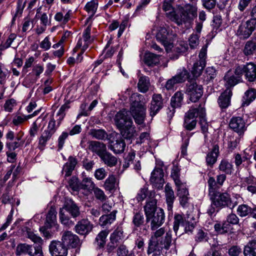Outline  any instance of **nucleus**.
<instances>
[{"mask_svg": "<svg viewBox=\"0 0 256 256\" xmlns=\"http://www.w3.org/2000/svg\"><path fill=\"white\" fill-rule=\"evenodd\" d=\"M164 193L166 202L168 210H172L174 202L175 200L174 192L169 184H167L164 188Z\"/></svg>", "mask_w": 256, "mask_h": 256, "instance_id": "obj_24", "label": "nucleus"}, {"mask_svg": "<svg viewBox=\"0 0 256 256\" xmlns=\"http://www.w3.org/2000/svg\"><path fill=\"white\" fill-rule=\"evenodd\" d=\"M90 134L92 138L100 140H104L106 139L108 137L106 132L102 129L92 130L90 132Z\"/></svg>", "mask_w": 256, "mask_h": 256, "instance_id": "obj_48", "label": "nucleus"}, {"mask_svg": "<svg viewBox=\"0 0 256 256\" xmlns=\"http://www.w3.org/2000/svg\"><path fill=\"white\" fill-rule=\"evenodd\" d=\"M24 144V141L6 142V146L10 151L14 150L16 148L22 146Z\"/></svg>", "mask_w": 256, "mask_h": 256, "instance_id": "obj_62", "label": "nucleus"}, {"mask_svg": "<svg viewBox=\"0 0 256 256\" xmlns=\"http://www.w3.org/2000/svg\"><path fill=\"white\" fill-rule=\"evenodd\" d=\"M206 48H202L199 54V60L194 64L191 72L194 77L199 76L206 66Z\"/></svg>", "mask_w": 256, "mask_h": 256, "instance_id": "obj_13", "label": "nucleus"}, {"mask_svg": "<svg viewBox=\"0 0 256 256\" xmlns=\"http://www.w3.org/2000/svg\"><path fill=\"white\" fill-rule=\"evenodd\" d=\"M244 256H256V240L249 241L244 250Z\"/></svg>", "mask_w": 256, "mask_h": 256, "instance_id": "obj_34", "label": "nucleus"}, {"mask_svg": "<svg viewBox=\"0 0 256 256\" xmlns=\"http://www.w3.org/2000/svg\"><path fill=\"white\" fill-rule=\"evenodd\" d=\"M107 175V172L103 168L96 169L94 174L95 178L99 180H104Z\"/></svg>", "mask_w": 256, "mask_h": 256, "instance_id": "obj_58", "label": "nucleus"}, {"mask_svg": "<svg viewBox=\"0 0 256 256\" xmlns=\"http://www.w3.org/2000/svg\"><path fill=\"white\" fill-rule=\"evenodd\" d=\"M146 110V106L140 102L135 101L132 104L130 112L136 124H140L144 122Z\"/></svg>", "mask_w": 256, "mask_h": 256, "instance_id": "obj_10", "label": "nucleus"}, {"mask_svg": "<svg viewBox=\"0 0 256 256\" xmlns=\"http://www.w3.org/2000/svg\"><path fill=\"white\" fill-rule=\"evenodd\" d=\"M205 114L204 108L200 106L198 108H191L186 114L184 126L188 130H192L196 124V118L198 116L202 131L206 132L208 128L207 124L204 118Z\"/></svg>", "mask_w": 256, "mask_h": 256, "instance_id": "obj_4", "label": "nucleus"}, {"mask_svg": "<svg viewBox=\"0 0 256 256\" xmlns=\"http://www.w3.org/2000/svg\"><path fill=\"white\" fill-rule=\"evenodd\" d=\"M156 38L164 46L167 52L172 48L171 36L166 28L162 27L160 28L156 35Z\"/></svg>", "mask_w": 256, "mask_h": 256, "instance_id": "obj_14", "label": "nucleus"}, {"mask_svg": "<svg viewBox=\"0 0 256 256\" xmlns=\"http://www.w3.org/2000/svg\"><path fill=\"white\" fill-rule=\"evenodd\" d=\"M148 194V188L146 186L142 188L138 193L136 198L138 202H141L144 200Z\"/></svg>", "mask_w": 256, "mask_h": 256, "instance_id": "obj_61", "label": "nucleus"}, {"mask_svg": "<svg viewBox=\"0 0 256 256\" xmlns=\"http://www.w3.org/2000/svg\"><path fill=\"white\" fill-rule=\"evenodd\" d=\"M188 78V71L184 69L176 75L168 80L166 84L167 90H172L175 84L184 82Z\"/></svg>", "mask_w": 256, "mask_h": 256, "instance_id": "obj_17", "label": "nucleus"}, {"mask_svg": "<svg viewBox=\"0 0 256 256\" xmlns=\"http://www.w3.org/2000/svg\"><path fill=\"white\" fill-rule=\"evenodd\" d=\"M62 208L66 210L71 216L77 218L80 215V207L72 200H67Z\"/></svg>", "mask_w": 256, "mask_h": 256, "instance_id": "obj_23", "label": "nucleus"}, {"mask_svg": "<svg viewBox=\"0 0 256 256\" xmlns=\"http://www.w3.org/2000/svg\"><path fill=\"white\" fill-rule=\"evenodd\" d=\"M256 20L254 19H249L246 21H242L236 30V35L241 40L249 38L255 30Z\"/></svg>", "mask_w": 256, "mask_h": 256, "instance_id": "obj_5", "label": "nucleus"}, {"mask_svg": "<svg viewBox=\"0 0 256 256\" xmlns=\"http://www.w3.org/2000/svg\"><path fill=\"white\" fill-rule=\"evenodd\" d=\"M114 120L116 126L125 138L130 139L134 136L136 131L128 111L125 110L119 111Z\"/></svg>", "mask_w": 256, "mask_h": 256, "instance_id": "obj_3", "label": "nucleus"}, {"mask_svg": "<svg viewBox=\"0 0 256 256\" xmlns=\"http://www.w3.org/2000/svg\"><path fill=\"white\" fill-rule=\"evenodd\" d=\"M101 161L109 167H113L118 163V158L106 150L100 158Z\"/></svg>", "mask_w": 256, "mask_h": 256, "instance_id": "obj_25", "label": "nucleus"}, {"mask_svg": "<svg viewBox=\"0 0 256 256\" xmlns=\"http://www.w3.org/2000/svg\"><path fill=\"white\" fill-rule=\"evenodd\" d=\"M92 229V224L88 220L83 219L79 221L75 226L76 232L80 234H86Z\"/></svg>", "mask_w": 256, "mask_h": 256, "instance_id": "obj_22", "label": "nucleus"}, {"mask_svg": "<svg viewBox=\"0 0 256 256\" xmlns=\"http://www.w3.org/2000/svg\"><path fill=\"white\" fill-rule=\"evenodd\" d=\"M218 168L220 170L226 174H230L232 170V166L228 160H222Z\"/></svg>", "mask_w": 256, "mask_h": 256, "instance_id": "obj_46", "label": "nucleus"}, {"mask_svg": "<svg viewBox=\"0 0 256 256\" xmlns=\"http://www.w3.org/2000/svg\"><path fill=\"white\" fill-rule=\"evenodd\" d=\"M70 106L68 104H64L62 105L58 111V112L56 117L57 118L56 122L58 124V126H59L64 118L66 116V111L68 110Z\"/></svg>", "mask_w": 256, "mask_h": 256, "instance_id": "obj_45", "label": "nucleus"}, {"mask_svg": "<svg viewBox=\"0 0 256 256\" xmlns=\"http://www.w3.org/2000/svg\"><path fill=\"white\" fill-rule=\"evenodd\" d=\"M123 238L122 231L120 229H116L110 234V240L118 244Z\"/></svg>", "mask_w": 256, "mask_h": 256, "instance_id": "obj_53", "label": "nucleus"}, {"mask_svg": "<svg viewBox=\"0 0 256 256\" xmlns=\"http://www.w3.org/2000/svg\"><path fill=\"white\" fill-rule=\"evenodd\" d=\"M118 184V182L116 176L113 174H110L106 180L104 187L106 190L112 191L116 188Z\"/></svg>", "mask_w": 256, "mask_h": 256, "instance_id": "obj_36", "label": "nucleus"}, {"mask_svg": "<svg viewBox=\"0 0 256 256\" xmlns=\"http://www.w3.org/2000/svg\"><path fill=\"white\" fill-rule=\"evenodd\" d=\"M54 134L44 130L40 136L38 140V148L42 150L46 144L47 142L48 141Z\"/></svg>", "mask_w": 256, "mask_h": 256, "instance_id": "obj_44", "label": "nucleus"}, {"mask_svg": "<svg viewBox=\"0 0 256 256\" xmlns=\"http://www.w3.org/2000/svg\"><path fill=\"white\" fill-rule=\"evenodd\" d=\"M171 176L174 180L175 184L182 182L180 178V170L176 166L174 167L172 169Z\"/></svg>", "mask_w": 256, "mask_h": 256, "instance_id": "obj_60", "label": "nucleus"}, {"mask_svg": "<svg viewBox=\"0 0 256 256\" xmlns=\"http://www.w3.org/2000/svg\"><path fill=\"white\" fill-rule=\"evenodd\" d=\"M185 218L184 219L182 216L180 214H176L174 218V230L176 234L177 233V232L178 230L179 226L180 225L184 226L185 224Z\"/></svg>", "mask_w": 256, "mask_h": 256, "instance_id": "obj_52", "label": "nucleus"}, {"mask_svg": "<svg viewBox=\"0 0 256 256\" xmlns=\"http://www.w3.org/2000/svg\"><path fill=\"white\" fill-rule=\"evenodd\" d=\"M108 232L106 230L100 232L96 238V242L100 248L104 246L106 243V239L108 235Z\"/></svg>", "mask_w": 256, "mask_h": 256, "instance_id": "obj_49", "label": "nucleus"}, {"mask_svg": "<svg viewBox=\"0 0 256 256\" xmlns=\"http://www.w3.org/2000/svg\"><path fill=\"white\" fill-rule=\"evenodd\" d=\"M183 94L180 92H176L171 98V106L172 108V110H170L172 114L174 112V108L180 106L183 99Z\"/></svg>", "mask_w": 256, "mask_h": 256, "instance_id": "obj_35", "label": "nucleus"}, {"mask_svg": "<svg viewBox=\"0 0 256 256\" xmlns=\"http://www.w3.org/2000/svg\"><path fill=\"white\" fill-rule=\"evenodd\" d=\"M150 86V82L148 77L144 76L140 78L138 86L140 92H146L148 90Z\"/></svg>", "mask_w": 256, "mask_h": 256, "instance_id": "obj_40", "label": "nucleus"}, {"mask_svg": "<svg viewBox=\"0 0 256 256\" xmlns=\"http://www.w3.org/2000/svg\"><path fill=\"white\" fill-rule=\"evenodd\" d=\"M23 232L24 234L32 242L38 244L42 243V238L36 234L32 230L26 226L23 228Z\"/></svg>", "mask_w": 256, "mask_h": 256, "instance_id": "obj_33", "label": "nucleus"}, {"mask_svg": "<svg viewBox=\"0 0 256 256\" xmlns=\"http://www.w3.org/2000/svg\"><path fill=\"white\" fill-rule=\"evenodd\" d=\"M172 0H165L163 3L162 9L166 12V16L170 20V14L174 12H176V8L174 9L172 6Z\"/></svg>", "mask_w": 256, "mask_h": 256, "instance_id": "obj_54", "label": "nucleus"}, {"mask_svg": "<svg viewBox=\"0 0 256 256\" xmlns=\"http://www.w3.org/2000/svg\"><path fill=\"white\" fill-rule=\"evenodd\" d=\"M256 98V90L250 88L246 90L244 94L242 100V106H248Z\"/></svg>", "mask_w": 256, "mask_h": 256, "instance_id": "obj_29", "label": "nucleus"}, {"mask_svg": "<svg viewBox=\"0 0 256 256\" xmlns=\"http://www.w3.org/2000/svg\"><path fill=\"white\" fill-rule=\"evenodd\" d=\"M219 154V146L214 145L212 150L208 152L206 156V162L208 165L212 166L216 162Z\"/></svg>", "mask_w": 256, "mask_h": 256, "instance_id": "obj_27", "label": "nucleus"}, {"mask_svg": "<svg viewBox=\"0 0 256 256\" xmlns=\"http://www.w3.org/2000/svg\"><path fill=\"white\" fill-rule=\"evenodd\" d=\"M44 121V117H38L36 120L34 122L30 128L29 133L30 136L34 137L38 132V128L41 126V123Z\"/></svg>", "mask_w": 256, "mask_h": 256, "instance_id": "obj_43", "label": "nucleus"}, {"mask_svg": "<svg viewBox=\"0 0 256 256\" xmlns=\"http://www.w3.org/2000/svg\"><path fill=\"white\" fill-rule=\"evenodd\" d=\"M62 208L60 209V222L66 226H70L72 224V221L68 216L65 214L63 212Z\"/></svg>", "mask_w": 256, "mask_h": 256, "instance_id": "obj_55", "label": "nucleus"}, {"mask_svg": "<svg viewBox=\"0 0 256 256\" xmlns=\"http://www.w3.org/2000/svg\"><path fill=\"white\" fill-rule=\"evenodd\" d=\"M80 187L82 189L91 191L96 187V185L91 178H84L80 183Z\"/></svg>", "mask_w": 256, "mask_h": 256, "instance_id": "obj_47", "label": "nucleus"}, {"mask_svg": "<svg viewBox=\"0 0 256 256\" xmlns=\"http://www.w3.org/2000/svg\"><path fill=\"white\" fill-rule=\"evenodd\" d=\"M256 52V40H248L245 44L243 52L246 56H252Z\"/></svg>", "mask_w": 256, "mask_h": 256, "instance_id": "obj_37", "label": "nucleus"}, {"mask_svg": "<svg viewBox=\"0 0 256 256\" xmlns=\"http://www.w3.org/2000/svg\"><path fill=\"white\" fill-rule=\"evenodd\" d=\"M163 106V99L160 94H154L152 97L150 106L149 108L150 114L154 116Z\"/></svg>", "mask_w": 256, "mask_h": 256, "instance_id": "obj_19", "label": "nucleus"}, {"mask_svg": "<svg viewBox=\"0 0 256 256\" xmlns=\"http://www.w3.org/2000/svg\"><path fill=\"white\" fill-rule=\"evenodd\" d=\"M212 200V204L220 208L226 206L233 209L237 205V202H232L229 194L226 192L216 193Z\"/></svg>", "mask_w": 256, "mask_h": 256, "instance_id": "obj_9", "label": "nucleus"}, {"mask_svg": "<svg viewBox=\"0 0 256 256\" xmlns=\"http://www.w3.org/2000/svg\"><path fill=\"white\" fill-rule=\"evenodd\" d=\"M200 36L197 34H191L189 38V44L191 48H196L199 44Z\"/></svg>", "mask_w": 256, "mask_h": 256, "instance_id": "obj_63", "label": "nucleus"}, {"mask_svg": "<svg viewBox=\"0 0 256 256\" xmlns=\"http://www.w3.org/2000/svg\"><path fill=\"white\" fill-rule=\"evenodd\" d=\"M192 2V4H186L184 6L177 5L176 12L169 15L170 20L179 26L182 24H190L198 16L196 4L194 2Z\"/></svg>", "mask_w": 256, "mask_h": 256, "instance_id": "obj_1", "label": "nucleus"}, {"mask_svg": "<svg viewBox=\"0 0 256 256\" xmlns=\"http://www.w3.org/2000/svg\"><path fill=\"white\" fill-rule=\"evenodd\" d=\"M116 219V213L112 212L108 215H103L100 217L99 224L101 226H104L110 224Z\"/></svg>", "mask_w": 256, "mask_h": 256, "instance_id": "obj_41", "label": "nucleus"}, {"mask_svg": "<svg viewBox=\"0 0 256 256\" xmlns=\"http://www.w3.org/2000/svg\"><path fill=\"white\" fill-rule=\"evenodd\" d=\"M16 38V35L15 34H10L6 41L4 42H2L0 44V46H1L4 50L7 49L10 46L11 44Z\"/></svg>", "mask_w": 256, "mask_h": 256, "instance_id": "obj_59", "label": "nucleus"}, {"mask_svg": "<svg viewBox=\"0 0 256 256\" xmlns=\"http://www.w3.org/2000/svg\"><path fill=\"white\" fill-rule=\"evenodd\" d=\"M76 164L77 160L76 158L72 156L68 158V162L65 164L62 168V172L64 174L65 176H68L71 175Z\"/></svg>", "mask_w": 256, "mask_h": 256, "instance_id": "obj_28", "label": "nucleus"}, {"mask_svg": "<svg viewBox=\"0 0 256 256\" xmlns=\"http://www.w3.org/2000/svg\"><path fill=\"white\" fill-rule=\"evenodd\" d=\"M88 144L89 150L96 154L100 158L107 150L106 145L102 142L92 140Z\"/></svg>", "mask_w": 256, "mask_h": 256, "instance_id": "obj_21", "label": "nucleus"}, {"mask_svg": "<svg viewBox=\"0 0 256 256\" xmlns=\"http://www.w3.org/2000/svg\"><path fill=\"white\" fill-rule=\"evenodd\" d=\"M90 32L91 28L90 26H88L83 32L82 36L78 39L76 47L73 50L74 52H76L78 50H81V53L78 54L76 58L78 62H81L82 60L81 55L86 50L92 42Z\"/></svg>", "mask_w": 256, "mask_h": 256, "instance_id": "obj_6", "label": "nucleus"}, {"mask_svg": "<svg viewBox=\"0 0 256 256\" xmlns=\"http://www.w3.org/2000/svg\"><path fill=\"white\" fill-rule=\"evenodd\" d=\"M126 146L125 143L122 139L112 141L109 146V148L115 154L122 152Z\"/></svg>", "mask_w": 256, "mask_h": 256, "instance_id": "obj_30", "label": "nucleus"}, {"mask_svg": "<svg viewBox=\"0 0 256 256\" xmlns=\"http://www.w3.org/2000/svg\"><path fill=\"white\" fill-rule=\"evenodd\" d=\"M232 92L230 88H226L218 98V104L222 108H227L230 104Z\"/></svg>", "mask_w": 256, "mask_h": 256, "instance_id": "obj_26", "label": "nucleus"}, {"mask_svg": "<svg viewBox=\"0 0 256 256\" xmlns=\"http://www.w3.org/2000/svg\"><path fill=\"white\" fill-rule=\"evenodd\" d=\"M186 93L188 96L190 100L196 102L199 100L203 94L202 86L200 84H198L195 80H190L187 84Z\"/></svg>", "mask_w": 256, "mask_h": 256, "instance_id": "obj_11", "label": "nucleus"}, {"mask_svg": "<svg viewBox=\"0 0 256 256\" xmlns=\"http://www.w3.org/2000/svg\"><path fill=\"white\" fill-rule=\"evenodd\" d=\"M62 242L65 246L76 248L80 244L78 237L70 231H64L62 234Z\"/></svg>", "mask_w": 256, "mask_h": 256, "instance_id": "obj_15", "label": "nucleus"}, {"mask_svg": "<svg viewBox=\"0 0 256 256\" xmlns=\"http://www.w3.org/2000/svg\"><path fill=\"white\" fill-rule=\"evenodd\" d=\"M56 212L55 208L52 207L46 217V225L48 228L52 227L56 222Z\"/></svg>", "mask_w": 256, "mask_h": 256, "instance_id": "obj_38", "label": "nucleus"}, {"mask_svg": "<svg viewBox=\"0 0 256 256\" xmlns=\"http://www.w3.org/2000/svg\"><path fill=\"white\" fill-rule=\"evenodd\" d=\"M150 181L157 188H162L164 182L162 170L160 168H154L152 172Z\"/></svg>", "mask_w": 256, "mask_h": 256, "instance_id": "obj_18", "label": "nucleus"}, {"mask_svg": "<svg viewBox=\"0 0 256 256\" xmlns=\"http://www.w3.org/2000/svg\"><path fill=\"white\" fill-rule=\"evenodd\" d=\"M229 126L232 129L240 134H243L246 128L244 120L240 116L232 118Z\"/></svg>", "mask_w": 256, "mask_h": 256, "instance_id": "obj_20", "label": "nucleus"}, {"mask_svg": "<svg viewBox=\"0 0 256 256\" xmlns=\"http://www.w3.org/2000/svg\"><path fill=\"white\" fill-rule=\"evenodd\" d=\"M49 250L52 256H66L68 254V248L60 241L54 240L52 242Z\"/></svg>", "mask_w": 256, "mask_h": 256, "instance_id": "obj_16", "label": "nucleus"}, {"mask_svg": "<svg viewBox=\"0 0 256 256\" xmlns=\"http://www.w3.org/2000/svg\"><path fill=\"white\" fill-rule=\"evenodd\" d=\"M164 213L162 209L159 208L155 214L146 218V222H150V228L154 230L160 227L164 222Z\"/></svg>", "mask_w": 256, "mask_h": 256, "instance_id": "obj_12", "label": "nucleus"}, {"mask_svg": "<svg viewBox=\"0 0 256 256\" xmlns=\"http://www.w3.org/2000/svg\"><path fill=\"white\" fill-rule=\"evenodd\" d=\"M98 7V2L96 0H92L88 2L84 9L90 16H93L96 12Z\"/></svg>", "mask_w": 256, "mask_h": 256, "instance_id": "obj_42", "label": "nucleus"}, {"mask_svg": "<svg viewBox=\"0 0 256 256\" xmlns=\"http://www.w3.org/2000/svg\"><path fill=\"white\" fill-rule=\"evenodd\" d=\"M30 118V116H16L12 119V124L16 126L22 124L24 122Z\"/></svg>", "mask_w": 256, "mask_h": 256, "instance_id": "obj_56", "label": "nucleus"}, {"mask_svg": "<svg viewBox=\"0 0 256 256\" xmlns=\"http://www.w3.org/2000/svg\"><path fill=\"white\" fill-rule=\"evenodd\" d=\"M241 76H234L230 72H228L224 77V80L226 82L225 85L227 86V88L234 86L240 80Z\"/></svg>", "mask_w": 256, "mask_h": 256, "instance_id": "obj_31", "label": "nucleus"}, {"mask_svg": "<svg viewBox=\"0 0 256 256\" xmlns=\"http://www.w3.org/2000/svg\"><path fill=\"white\" fill-rule=\"evenodd\" d=\"M252 208L246 204H240L237 208V213L241 217H244L250 214Z\"/></svg>", "mask_w": 256, "mask_h": 256, "instance_id": "obj_51", "label": "nucleus"}, {"mask_svg": "<svg viewBox=\"0 0 256 256\" xmlns=\"http://www.w3.org/2000/svg\"><path fill=\"white\" fill-rule=\"evenodd\" d=\"M156 200L152 199L148 202L144 207V212L146 218L155 214L159 208L156 207Z\"/></svg>", "mask_w": 256, "mask_h": 256, "instance_id": "obj_32", "label": "nucleus"}, {"mask_svg": "<svg viewBox=\"0 0 256 256\" xmlns=\"http://www.w3.org/2000/svg\"><path fill=\"white\" fill-rule=\"evenodd\" d=\"M178 196H189L188 189L186 184L184 182H180L176 184Z\"/></svg>", "mask_w": 256, "mask_h": 256, "instance_id": "obj_50", "label": "nucleus"}, {"mask_svg": "<svg viewBox=\"0 0 256 256\" xmlns=\"http://www.w3.org/2000/svg\"><path fill=\"white\" fill-rule=\"evenodd\" d=\"M94 195L96 199L103 202L106 198V196L104 191L98 187L96 186L92 190Z\"/></svg>", "mask_w": 256, "mask_h": 256, "instance_id": "obj_57", "label": "nucleus"}, {"mask_svg": "<svg viewBox=\"0 0 256 256\" xmlns=\"http://www.w3.org/2000/svg\"><path fill=\"white\" fill-rule=\"evenodd\" d=\"M128 254V251L124 245H120L117 250V256H134L132 254Z\"/></svg>", "mask_w": 256, "mask_h": 256, "instance_id": "obj_64", "label": "nucleus"}, {"mask_svg": "<svg viewBox=\"0 0 256 256\" xmlns=\"http://www.w3.org/2000/svg\"><path fill=\"white\" fill-rule=\"evenodd\" d=\"M172 239L170 230H168L164 227L156 230L152 234L149 240L148 254H150L156 250H168L171 245Z\"/></svg>", "mask_w": 256, "mask_h": 256, "instance_id": "obj_2", "label": "nucleus"}, {"mask_svg": "<svg viewBox=\"0 0 256 256\" xmlns=\"http://www.w3.org/2000/svg\"><path fill=\"white\" fill-rule=\"evenodd\" d=\"M159 55L153 53H146L144 56V62L148 66L156 65L160 62Z\"/></svg>", "mask_w": 256, "mask_h": 256, "instance_id": "obj_39", "label": "nucleus"}, {"mask_svg": "<svg viewBox=\"0 0 256 256\" xmlns=\"http://www.w3.org/2000/svg\"><path fill=\"white\" fill-rule=\"evenodd\" d=\"M236 76H242L244 74L246 80L253 82L256 80V65L252 62L237 66L234 70Z\"/></svg>", "mask_w": 256, "mask_h": 256, "instance_id": "obj_8", "label": "nucleus"}, {"mask_svg": "<svg viewBox=\"0 0 256 256\" xmlns=\"http://www.w3.org/2000/svg\"><path fill=\"white\" fill-rule=\"evenodd\" d=\"M17 256L28 254L29 256H44L42 248L40 244L30 245L27 244H20L16 249Z\"/></svg>", "mask_w": 256, "mask_h": 256, "instance_id": "obj_7", "label": "nucleus"}]
</instances>
